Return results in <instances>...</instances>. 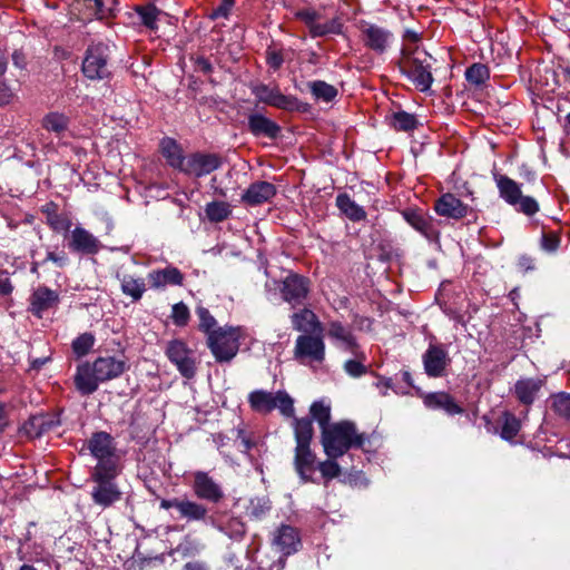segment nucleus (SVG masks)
<instances>
[{
	"label": "nucleus",
	"mask_w": 570,
	"mask_h": 570,
	"mask_svg": "<svg viewBox=\"0 0 570 570\" xmlns=\"http://www.w3.org/2000/svg\"><path fill=\"white\" fill-rule=\"evenodd\" d=\"M299 544L298 532L291 525L279 527L273 538V546L285 556L296 552Z\"/></svg>",
	"instance_id": "5701e85b"
},
{
	"label": "nucleus",
	"mask_w": 570,
	"mask_h": 570,
	"mask_svg": "<svg viewBox=\"0 0 570 570\" xmlns=\"http://www.w3.org/2000/svg\"><path fill=\"white\" fill-rule=\"evenodd\" d=\"M424 372L429 377H442L451 363L446 348L442 344L430 343L422 355Z\"/></svg>",
	"instance_id": "2eb2a0df"
},
{
	"label": "nucleus",
	"mask_w": 570,
	"mask_h": 570,
	"mask_svg": "<svg viewBox=\"0 0 570 570\" xmlns=\"http://www.w3.org/2000/svg\"><path fill=\"white\" fill-rule=\"evenodd\" d=\"M69 247L73 252L82 254H96L100 249V242L91 233L82 227H76L71 232Z\"/></svg>",
	"instance_id": "a878e982"
},
{
	"label": "nucleus",
	"mask_w": 570,
	"mask_h": 570,
	"mask_svg": "<svg viewBox=\"0 0 570 570\" xmlns=\"http://www.w3.org/2000/svg\"><path fill=\"white\" fill-rule=\"evenodd\" d=\"M38 416H42L43 419V424H41L42 434L51 431L60 424V421L53 415L39 414Z\"/></svg>",
	"instance_id": "e2e57ef3"
},
{
	"label": "nucleus",
	"mask_w": 570,
	"mask_h": 570,
	"mask_svg": "<svg viewBox=\"0 0 570 570\" xmlns=\"http://www.w3.org/2000/svg\"><path fill=\"white\" fill-rule=\"evenodd\" d=\"M159 147L167 164L181 171L187 158V156L184 155L181 146L174 138L165 137L161 139Z\"/></svg>",
	"instance_id": "c756f323"
},
{
	"label": "nucleus",
	"mask_w": 570,
	"mask_h": 570,
	"mask_svg": "<svg viewBox=\"0 0 570 570\" xmlns=\"http://www.w3.org/2000/svg\"><path fill=\"white\" fill-rule=\"evenodd\" d=\"M438 215L452 219H461L466 216L468 206L453 194L442 195L434 205Z\"/></svg>",
	"instance_id": "b1692460"
},
{
	"label": "nucleus",
	"mask_w": 570,
	"mask_h": 570,
	"mask_svg": "<svg viewBox=\"0 0 570 570\" xmlns=\"http://www.w3.org/2000/svg\"><path fill=\"white\" fill-rule=\"evenodd\" d=\"M500 197L513 206L518 212L532 216L539 212L538 202L531 196H523L521 186L505 175L494 174L493 176Z\"/></svg>",
	"instance_id": "39448f33"
},
{
	"label": "nucleus",
	"mask_w": 570,
	"mask_h": 570,
	"mask_svg": "<svg viewBox=\"0 0 570 570\" xmlns=\"http://www.w3.org/2000/svg\"><path fill=\"white\" fill-rule=\"evenodd\" d=\"M196 314L199 317V328L204 331L207 334V337L209 336V333L215 331L214 327L216 325V320L214 316L209 313V311L205 307L199 306L196 309Z\"/></svg>",
	"instance_id": "5fc2aeb1"
},
{
	"label": "nucleus",
	"mask_w": 570,
	"mask_h": 570,
	"mask_svg": "<svg viewBox=\"0 0 570 570\" xmlns=\"http://www.w3.org/2000/svg\"><path fill=\"white\" fill-rule=\"evenodd\" d=\"M391 125L397 130L409 131L416 128L417 120L412 114L396 111L392 115Z\"/></svg>",
	"instance_id": "a18cd8bd"
},
{
	"label": "nucleus",
	"mask_w": 570,
	"mask_h": 570,
	"mask_svg": "<svg viewBox=\"0 0 570 570\" xmlns=\"http://www.w3.org/2000/svg\"><path fill=\"white\" fill-rule=\"evenodd\" d=\"M309 292L308 279L298 274L287 275L281 288L282 297L293 307L301 305Z\"/></svg>",
	"instance_id": "f3484780"
},
{
	"label": "nucleus",
	"mask_w": 570,
	"mask_h": 570,
	"mask_svg": "<svg viewBox=\"0 0 570 570\" xmlns=\"http://www.w3.org/2000/svg\"><path fill=\"white\" fill-rule=\"evenodd\" d=\"M431 60L432 57L417 46L413 49L404 48L399 67L421 91H428L433 82Z\"/></svg>",
	"instance_id": "f03ea898"
},
{
	"label": "nucleus",
	"mask_w": 570,
	"mask_h": 570,
	"mask_svg": "<svg viewBox=\"0 0 570 570\" xmlns=\"http://www.w3.org/2000/svg\"><path fill=\"white\" fill-rule=\"evenodd\" d=\"M205 213L213 223H220L232 214L230 205L226 202L214 200L206 205Z\"/></svg>",
	"instance_id": "a19ab883"
},
{
	"label": "nucleus",
	"mask_w": 570,
	"mask_h": 570,
	"mask_svg": "<svg viewBox=\"0 0 570 570\" xmlns=\"http://www.w3.org/2000/svg\"><path fill=\"white\" fill-rule=\"evenodd\" d=\"M402 216L407 224H410L425 238L432 239L435 236V230L433 228L431 218L428 217L423 212L417 209H405L402 212Z\"/></svg>",
	"instance_id": "2f4dec72"
},
{
	"label": "nucleus",
	"mask_w": 570,
	"mask_h": 570,
	"mask_svg": "<svg viewBox=\"0 0 570 570\" xmlns=\"http://www.w3.org/2000/svg\"><path fill=\"white\" fill-rule=\"evenodd\" d=\"M13 94L9 87L6 85L0 86V105H7L10 102Z\"/></svg>",
	"instance_id": "338daca9"
},
{
	"label": "nucleus",
	"mask_w": 570,
	"mask_h": 570,
	"mask_svg": "<svg viewBox=\"0 0 570 570\" xmlns=\"http://www.w3.org/2000/svg\"><path fill=\"white\" fill-rule=\"evenodd\" d=\"M94 344V335L90 333H83L72 342L73 353L79 357L85 356L92 348Z\"/></svg>",
	"instance_id": "603ef678"
},
{
	"label": "nucleus",
	"mask_w": 570,
	"mask_h": 570,
	"mask_svg": "<svg viewBox=\"0 0 570 570\" xmlns=\"http://www.w3.org/2000/svg\"><path fill=\"white\" fill-rule=\"evenodd\" d=\"M291 318L294 330L304 334H322L324 331L317 315L308 308L294 313Z\"/></svg>",
	"instance_id": "cd10ccee"
},
{
	"label": "nucleus",
	"mask_w": 570,
	"mask_h": 570,
	"mask_svg": "<svg viewBox=\"0 0 570 570\" xmlns=\"http://www.w3.org/2000/svg\"><path fill=\"white\" fill-rule=\"evenodd\" d=\"M293 429H294V435L296 445H311L314 430H313V422L311 419L303 417V419H294L293 420Z\"/></svg>",
	"instance_id": "c9c22d12"
},
{
	"label": "nucleus",
	"mask_w": 570,
	"mask_h": 570,
	"mask_svg": "<svg viewBox=\"0 0 570 570\" xmlns=\"http://www.w3.org/2000/svg\"><path fill=\"white\" fill-rule=\"evenodd\" d=\"M47 223L56 232H68L71 227V220L66 215L57 213L48 214Z\"/></svg>",
	"instance_id": "6e6d98bb"
},
{
	"label": "nucleus",
	"mask_w": 570,
	"mask_h": 570,
	"mask_svg": "<svg viewBox=\"0 0 570 570\" xmlns=\"http://www.w3.org/2000/svg\"><path fill=\"white\" fill-rule=\"evenodd\" d=\"M366 440V435L357 433L351 421L332 423L330 428H324L321 435L324 452L330 459L341 458L352 448H363Z\"/></svg>",
	"instance_id": "f257e3e1"
},
{
	"label": "nucleus",
	"mask_w": 570,
	"mask_h": 570,
	"mask_svg": "<svg viewBox=\"0 0 570 570\" xmlns=\"http://www.w3.org/2000/svg\"><path fill=\"white\" fill-rule=\"evenodd\" d=\"M542 385L541 379L523 377L515 382L513 393L521 404L529 406L535 401Z\"/></svg>",
	"instance_id": "bb28decb"
},
{
	"label": "nucleus",
	"mask_w": 570,
	"mask_h": 570,
	"mask_svg": "<svg viewBox=\"0 0 570 570\" xmlns=\"http://www.w3.org/2000/svg\"><path fill=\"white\" fill-rule=\"evenodd\" d=\"M309 413L312 419L315 420L321 430L324 431V428H330L332 423L331 420V406L325 404L323 401H315L309 409Z\"/></svg>",
	"instance_id": "79ce46f5"
},
{
	"label": "nucleus",
	"mask_w": 570,
	"mask_h": 570,
	"mask_svg": "<svg viewBox=\"0 0 570 570\" xmlns=\"http://www.w3.org/2000/svg\"><path fill=\"white\" fill-rule=\"evenodd\" d=\"M159 507L163 510L175 509L178 518L186 522H200L210 525V520H214V517L209 514V510L204 503L187 497L161 499Z\"/></svg>",
	"instance_id": "0eeeda50"
},
{
	"label": "nucleus",
	"mask_w": 570,
	"mask_h": 570,
	"mask_svg": "<svg viewBox=\"0 0 570 570\" xmlns=\"http://www.w3.org/2000/svg\"><path fill=\"white\" fill-rule=\"evenodd\" d=\"M267 63L274 68V69H277L282 66L283 63V58L279 53H276V52H269L268 56H267Z\"/></svg>",
	"instance_id": "774afa93"
},
{
	"label": "nucleus",
	"mask_w": 570,
	"mask_h": 570,
	"mask_svg": "<svg viewBox=\"0 0 570 570\" xmlns=\"http://www.w3.org/2000/svg\"><path fill=\"white\" fill-rule=\"evenodd\" d=\"M296 17L306 24L314 38L330 33L338 35L342 31V23L338 18L321 23L317 21L320 14L314 10H301L296 13Z\"/></svg>",
	"instance_id": "a211bd4d"
},
{
	"label": "nucleus",
	"mask_w": 570,
	"mask_h": 570,
	"mask_svg": "<svg viewBox=\"0 0 570 570\" xmlns=\"http://www.w3.org/2000/svg\"><path fill=\"white\" fill-rule=\"evenodd\" d=\"M248 127L253 135H264L269 138H275L281 130L275 121L262 114H250L248 116Z\"/></svg>",
	"instance_id": "473e14b6"
},
{
	"label": "nucleus",
	"mask_w": 570,
	"mask_h": 570,
	"mask_svg": "<svg viewBox=\"0 0 570 570\" xmlns=\"http://www.w3.org/2000/svg\"><path fill=\"white\" fill-rule=\"evenodd\" d=\"M311 91L315 99L330 102L337 96V90L325 81L316 80L309 83Z\"/></svg>",
	"instance_id": "37998d69"
},
{
	"label": "nucleus",
	"mask_w": 570,
	"mask_h": 570,
	"mask_svg": "<svg viewBox=\"0 0 570 570\" xmlns=\"http://www.w3.org/2000/svg\"><path fill=\"white\" fill-rule=\"evenodd\" d=\"M293 355L303 365L322 364L325 360V343L322 334L298 335Z\"/></svg>",
	"instance_id": "1a4fd4ad"
},
{
	"label": "nucleus",
	"mask_w": 570,
	"mask_h": 570,
	"mask_svg": "<svg viewBox=\"0 0 570 570\" xmlns=\"http://www.w3.org/2000/svg\"><path fill=\"white\" fill-rule=\"evenodd\" d=\"M424 405L431 410H443L448 415L462 414L463 407L445 392L428 393L423 399Z\"/></svg>",
	"instance_id": "c85d7f7f"
},
{
	"label": "nucleus",
	"mask_w": 570,
	"mask_h": 570,
	"mask_svg": "<svg viewBox=\"0 0 570 570\" xmlns=\"http://www.w3.org/2000/svg\"><path fill=\"white\" fill-rule=\"evenodd\" d=\"M135 11L146 28L154 31L158 29L157 21L161 11L155 4L137 6Z\"/></svg>",
	"instance_id": "ea45409f"
},
{
	"label": "nucleus",
	"mask_w": 570,
	"mask_h": 570,
	"mask_svg": "<svg viewBox=\"0 0 570 570\" xmlns=\"http://www.w3.org/2000/svg\"><path fill=\"white\" fill-rule=\"evenodd\" d=\"M195 66L198 71H202L204 73H209L213 69L212 63L205 57H197L195 59Z\"/></svg>",
	"instance_id": "69168bd1"
},
{
	"label": "nucleus",
	"mask_w": 570,
	"mask_h": 570,
	"mask_svg": "<svg viewBox=\"0 0 570 570\" xmlns=\"http://www.w3.org/2000/svg\"><path fill=\"white\" fill-rule=\"evenodd\" d=\"M100 383V380L96 377L92 364H82L78 366L75 375V384L77 390L83 394L89 395L94 393Z\"/></svg>",
	"instance_id": "7c9ffc66"
},
{
	"label": "nucleus",
	"mask_w": 570,
	"mask_h": 570,
	"mask_svg": "<svg viewBox=\"0 0 570 570\" xmlns=\"http://www.w3.org/2000/svg\"><path fill=\"white\" fill-rule=\"evenodd\" d=\"M560 237L557 233H543L541 236V247L549 253L556 252L560 246Z\"/></svg>",
	"instance_id": "bf43d9fd"
},
{
	"label": "nucleus",
	"mask_w": 570,
	"mask_h": 570,
	"mask_svg": "<svg viewBox=\"0 0 570 570\" xmlns=\"http://www.w3.org/2000/svg\"><path fill=\"white\" fill-rule=\"evenodd\" d=\"M336 459H327L317 464V469L320 470L322 476L326 480H332L340 475L341 468L338 463L335 461Z\"/></svg>",
	"instance_id": "864d4df0"
},
{
	"label": "nucleus",
	"mask_w": 570,
	"mask_h": 570,
	"mask_svg": "<svg viewBox=\"0 0 570 570\" xmlns=\"http://www.w3.org/2000/svg\"><path fill=\"white\" fill-rule=\"evenodd\" d=\"M11 282L6 273H0V295H9L12 292Z\"/></svg>",
	"instance_id": "0e129e2a"
},
{
	"label": "nucleus",
	"mask_w": 570,
	"mask_h": 570,
	"mask_svg": "<svg viewBox=\"0 0 570 570\" xmlns=\"http://www.w3.org/2000/svg\"><path fill=\"white\" fill-rule=\"evenodd\" d=\"M210 527H213L214 529L218 530L219 532L224 533L225 535L232 539H240L245 533V525L237 518L228 520L226 524L219 522L214 518V520H210Z\"/></svg>",
	"instance_id": "4c0bfd02"
},
{
	"label": "nucleus",
	"mask_w": 570,
	"mask_h": 570,
	"mask_svg": "<svg viewBox=\"0 0 570 570\" xmlns=\"http://www.w3.org/2000/svg\"><path fill=\"white\" fill-rule=\"evenodd\" d=\"M361 40L365 48L376 55L385 53L394 42V35L386 28L373 23H363Z\"/></svg>",
	"instance_id": "f8f14e48"
},
{
	"label": "nucleus",
	"mask_w": 570,
	"mask_h": 570,
	"mask_svg": "<svg viewBox=\"0 0 570 570\" xmlns=\"http://www.w3.org/2000/svg\"><path fill=\"white\" fill-rule=\"evenodd\" d=\"M88 449L92 456L98 460L95 468L110 466L118 470V459L115 455V446L112 438L106 432H97L88 441Z\"/></svg>",
	"instance_id": "9b49d317"
},
{
	"label": "nucleus",
	"mask_w": 570,
	"mask_h": 570,
	"mask_svg": "<svg viewBox=\"0 0 570 570\" xmlns=\"http://www.w3.org/2000/svg\"><path fill=\"white\" fill-rule=\"evenodd\" d=\"M337 207L344 213L351 220L360 222L366 218V213L347 195H338L336 198Z\"/></svg>",
	"instance_id": "e433bc0d"
},
{
	"label": "nucleus",
	"mask_w": 570,
	"mask_h": 570,
	"mask_svg": "<svg viewBox=\"0 0 570 570\" xmlns=\"http://www.w3.org/2000/svg\"><path fill=\"white\" fill-rule=\"evenodd\" d=\"M240 327L225 326L209 333L207 344L217 362H229L239 350Z\"/></svg>",
	"instance_id": "7ed1b4c3"
},
{
	"label": "nucleus",
	"mask_w": 570,
	"mask_h": 570,
	"mask_svg": "<svg viewBox=\"0 0 570 570\" xmlns=\"http://www.w3.org/2000/svg\"><path fill=\"white\" fill-rule=\"evenodd\" d=\"M41 424L42 416L33 415L23 424V431L29 438H39L42 435Z\"/></svg>",
	"instance_id": "13d9d810"
},
{
	"label": "nucleus",
	"mask_w": 570,
	"mask_h": 570,
	"mask_svg": "<svg viewBox=\"0 0 570 570\" xmlns=\"http://www.w3.org/2000/svg\"><path fill=\"white\" fill-rule=\"evenodd\" d=\"M147 279L150 288L163 291L167 286H181L184 274L174 266H167L163 269H153L148 273Z\"/></svg>",
	"instance_id": "412c9836"
},
{
	"label": "nucleus",
	"mask_w": 570,
	"mask_h": 570,
	"mask_svg": "<svg viewBox=\"0 0 570 570\" xmlns=\"http://www.w3.org/2000/svg\"><path fill=\"white\" fill-rule=\"evenodd\" d=\"M222 166V158L216 154L196 151L187 156L181 173L200 178L212 174Z\"/></svg>",
	"instance_id": "4468645a"
},
{
	"label": "nucleus",
	"mask_w": 570,
	"mask_h": 570,
	"mask_svg": "<svg viewBox=\"0 0 570 570\" xmlns=\"http://www.w3.org/2000/svg\"><path fill=\"white\" fill-rule=\"evenodd\" d=\"M551 407L556 414L570 419V394L559 393L551 399Z\"/></svg>",
	"instance_id": "8fccbe9b"
},
{
	"label": "nucleus",
	"mask_w": 570,
	"mask_h": 570,
	"mask_svg": "<svg viewBox=\"0 0 570 570\" xmlns=\"http://www.w3.org/2000/svg\"><path fill=\"white\" fill-rule=\"evenodd\" d=\"M96 377L106 382L120 376L126 370V362L115 356H100L94 363Z\"/></svg>",
	"instance_id": "4be33fe9"
},
{
	"label": "nucleus",
	"mask_w": 570,
	"mask_h": 570,
	"mask_svg": "<svg viewBox=\"0 0 570 570\" xmlns=\"http://www.w3.org/2000/svg\"><path fill=\"white\" fill-rule=\"evenodd\" d=\"M355 358L347 360L344 363V371L352 377H360L366 373V366L364 364L366 356L364 352L357 348L356 353H352Z\"/></svg>",
	"instance_id": "c03bdc74"
},
{
	"label": "nucleus",
	"mask_w": 570,
	"mask_h": 570,
	"mask_svg": "<svg viewBox=\"0 0 570 570\" xmlns=\"http://www.w3.org/2000/svg\"><path fill=\"white\" fill-rule=\"evenodd\" d=\"M466 80L475 86H480L489 78V69L482 63H473L465 71Z\"/></svg>",
	"instance_id": "09e8293b"
},
{
	"label": "nucleus",
	"mask_w": 570,
	"mask_h": 570,
	"mask_svg": "<svg viewBox=\"0 0 570 570\" xmlns=\"http://www.w3.org/2000/svg\"><path fill=\"white\" fill-rule=\"evenodd\" d=\"M294 468L302 482L313 481L312 474L317 469V464L316 455L311 450V445L295 446Z\"/></svg>",
	"instance_id": "aec40b11"
},
{
	"label": "nucleus",
	"mask_w": 570,
	"mask_h": 570,
	"mask_svg": "<svg viewBox=\"0 0 570 570\" xmlns=\"http://www.w3.org/2000/svg\"><path fill=\"white\" fill-rule=\"evenodd\" d=\"M271 510V501L265 498H254L249 501V505L247 508L248 515L258 520L265 517Z\"/></svg>",
	"instance_id": "de8ad7c7"
},
{
	"label": "nucleus",
	"mask_w": 570,
	"mask_h": 570,
	"mask_svg": "<svg viewBox=\"0 0 570 570\" xmlns=\"http://www.w3.org/2000/svg\"><path fill=\"white\" fill-rule=\"evenodd\" d=\"M248 403L253 411L262 414L277 409L284 416L294 415V401L285 391L268 392L255 390L248 394Z\"/></svg>",
	"instance_id": "20e7f679"
},
{
	"label": "nucleus",
	"mask_w": 570,
	"mask_h": 570,
	"mask_svg": "<svg viewBox=\"0 0 570 570\" xmlns=\"http://www.w3.org/2000/svg\"><path fill=\"white\" fill-rule=\"evenodd\" d=\"M90 17L102 20L110 18L109 9L105 8L104 0H80Z\"/></svg>",
	"instance_id": "3c124183"
},
{
	"label": "nucleus",
	"mask_w": 570,
	"mask_h": 570,
	"mask_svg": "<svg viewBox=\"0 0 570 570\" xmlns=\"http://www.w3.org/2000/svg\"><path fill=\"white\" fill-rule=\"evenodd\" d=\"M234 7V0H223L222 3L216 7L212 13V19L227 18Z\"/></svg>",
	"instance_id": "052dcab7"
},
{
	"label": "nucleus",
	"mask_w": 570,
	"mask_h": 570,
	"mask_svg": "<svg viewBox=\"0 0 570 570\" xmlns=\"http://www.w3.org/2000/svg\"><path fill=\"white\" fill-rule=\"evenodd\" d=\"M521 428L520 420L511 414V413H504L503 414V424L501 430V436L504 440H512L517 436Z\"/></svg>",
	"instance_id": "49530a36"
},
{
	"label": "nucleus",
	"mask_w": 570,
	"mask_h": 570,
	"mask_svg": "<svg viewBox=\"0 0 570 570\" xmlns=\"http://www.w3.org/2000/svg\"><path fill=\"white\" fill-rule=\"evenodd\" d=\"M109 47L102 42L90 45L82 61L81 70L91 80H104L110 76Z\"/></svg>",
	"instance_id": "6e6552de"
},
{
	"label": "nucleus",
	"mask_w": 570,
	"mask_h": 570,
	"mask_svg": "<svg viewBox=\"0 0 570 570\" xmlns=\"http://www.w3.org/2000/svg\"><path fill=\"white\" fill-rule=\"evenodd\" d=\"M252 91L254 96L265 105L286 111L298 109V99L293 96L283 95L277 87H269L261 83L255 86Z\"/></svg>",
	"instance_id": "dca6fc26"
},
{
	"label": "nucleus",
	"mask_w": 570,
	"mask_h": 570,
	"mask_svg": "<svg viewBox=\"0 0 570 570\" xmlns=\"http://www.w3.org/2000/svg\"><path fill=\"white\" fill-rule=\"evenodd\" d=\"M58 302V294L48 288L39 287L32 294L31 309L35 314L40 315L43 311L50 308Z\"/></svg>",
	"instance_id": "f704fd0d"
},
{
	"label": "nucleus",
	"mask_w": 570,
	"mask_h": 570,
	"mask_svg": "<svg viewBox=\"0 0 570 570\" xmlns=\"http://www.w3.org/2000/svg\"><path fill=\"white\" fill-rule=\"evenodd\" d=\"M118 474V470L110 466L95 468L92 480L96 485L92 488V501L104 508H107L121 499V492L118 485L112 481Z\"/></svg>",
	"instance_id": "423d86ee"
},
{
	"label": "nucleus",
	"mask_w": 570,
	"mask_h": 570,
	"mask_svg": "<svg viewBox=\"0 0 570 570\" xmlns=\"http://www.w3.org/2000/svg\"><path fill=\"white\" fill-rule=\"evenodd\" d=\"M47 262H52L57 267L62 268L68 264L69 259L65 252L55 253V252L48 250L42 263H47Z\"/></svg>",
	"instance_id": "680f3d73"
},
{
	"label": "nucleus",
	"mask_w": 570,
	"mask_h": 570,
	"mask_svg": "<svg viewBox=\"0 0 570 570\" xmlns=\"http://www.w3.org/2000/svg\"><path fill=\"white\" fill-rule=\"evenodd\" d=\"M276 195V187L268 181H256L249 185L242 196V202L249 206H257L272 199Z\"/></svg>",
	"instance_id": "393cba45"
},
{
	"label": "nucleus",
	"mask_w": 570,
	"mask_h": 570,
	"mask_svg": "<svg viewBox=\"0 0 570 570\" xmlns=\"http://www.w3.org/2000/svg\"><path fill=\"white\" fill-rule=\"evenodd\" d=\"M42 126L46 130L61 136L68 130L69 118L60 112H50L42 119Z\"/></svg>",
	"instance_id": "58836bf2"
},
{
	"label": "nucleus",
	"mask_w": 570,
	"mask_h": 570,
	"mask_svg": "<svg viewBox=\"0 0 570 570\" xmlns=\"http://www.w3.org/2000/svg\"><path fill=\"white\" fill-rule=\"evenodd\" d=\"M171 318L175 325L185 326L189 320V309L183 303H176L171 307Z\"/></svg>",
	"instance_id": "4d7b16f0"
},
{
	"label": "nucleus",
	"mask_w": 570,
	"mask_h": 570,
	"mask_svg": "<svg viewBox=\"0 0 570 570\" xmlns=\"http://www.w3.org/2000/svg\"><path fill=\"white\" fill-rule=\"evenodd\" d=\"M120 281V287L124 295L129 296L132 302L141 299L146 292V282L142 277H136L130 274H124L118 276Z\"/></svg>",
	"instance_id": "72a5a7b5"
},
{
	"label": "nucleus",
	"mask_w": 570,
	"mask_h": 570,
	"mask_svg": "<svg viewBox=\"0 0 570 570\" xmlns=\"http://www.w3.org/2000/svg\"><path fill=\"white\" fill-rule=\"evenodd\" d=\"M165 353L177 371L187 380L195 377L197 366L194 352L180 340L167 343Z\"/></svg>",
	"instance_id": "9d476101"
},
{
	"label": "nucleus",
	"mask_w": 570,
	"mask_h": 570,
	"mask_svg": "<svg viewBox=\"0 0 570 570\" xmlns=\"http://www.w3.org/2000/svg\"><path fill=\"white\" fill-rule=\"evenodd\" d=\"M191 489L197 499L208 503H219L225 493L222 485L205 471L193 473Z\"/></svg>",
	"instance_id": "ddd939ff"
},
{
	"label": "nucleus",
	"mask_w": 570,
	"mask_h": 570,
	"mask_svg": "<svg viewBox=\"0 0 570 570\" xmlns=\"http://www.w3.org/2000/svg\"><path fill=\"white\" fill-rule=\"evenodd\" d=\"M327 337L336 348L343 352L356 353L360 347L352 330L338 321L328 322Z\"/></svg>",
	"instance_id": "6ab92c4d"
}]
</instances>
